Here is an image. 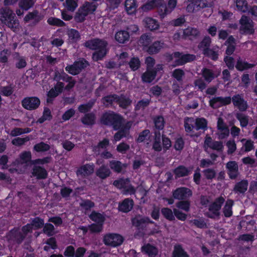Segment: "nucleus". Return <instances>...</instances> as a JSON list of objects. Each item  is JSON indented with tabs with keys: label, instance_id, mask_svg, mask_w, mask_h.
<instances>
[{
	"label": "nucleus",
	"instance_id": "nucleus-57",
	"mask_svg": "<svg viewBox=\"0 0 257 257\" xmlns=\"http://www.w3.org/2000/svg\"><path fill=\"white\" fill-rule=\"evenodd\" d=\"M87 16L81 8L76 13L74 19L77 23H82L85 20V17Z\"/></svg>",
	"mask_w": 257,
	"mask_h": 257
},
{
	"label": "nucleus",
	"instance_id": "nucleus-59",
	"mask_svg": "<svg viewBox=\"0 0 257 257\" xmlns=\"http://www.w3.org/2000/svg\"><path fill=\"white\" fill-rule=\"evenodd\" d=\"M52 117V116L50 109L46 107L44 108L43 115L38 119L37 122L42 123L46 120H50Z\"/></svg>",
	"mask_w": 257,
	"mask_h": 257
},
{
	"label": "nucleus",
	"instance_id": "nucleus-12",
	"mask_svg": "<svg viewBox=\"0 0 257 257\" xmlns=\"http://www.w3.org/2000/svg\"><path fill=\"white\" fill-rule=\"evenodd\" d=\"M241 29L248 34H253L254 32L253 22L252 20L245 15H243L239 20Z\"/></svg>",
	"mask_w": 257,
	"mask_h": 257
},
{
	"label": "nucleus",
	"instance_id": "nucleus-20",
	"mask_svg": "<svg viewBox=\"0 0 257 257\" xmlns=\"http://www.w3.org/2000/svg\"><path fill=\"white\" fill-rule=\"evenodd\" d=\"M192 168H187L184 166H179L174 171L175 178H180L187 176L192 173Z\"/></svg>",
	"mask_w": 257,
	"mask_h": 257
},
{
	"label": "nucleus",
	"instance_id": "nucleus-52",
	"mask_svg": "<svg viewBox=\"0 0 257 257\" xmlns=\"http://www.w3.org/2000/svg\"><path fill=\"white\" fill-rule=\"evenodd\" d=\"M185 72L181 69H176L173 72L172 76L173 78L176 79L178 82H182L185 77Z\"/></svg>",
	"mask_w": 257,
	"mask_h": 257
},
{
	"label": "nucleus",
	"instance_id": "nucleus-43",
	"mask_svg": "<svg viewBox=\"0 0 257 257\" xmlns=\"http://www.w3.org/2000/svg\"><path fill=\"white\" fill-rule=\"evenodd\" d=\"M127 64L131 70L135 71L138 70L141 66V62L138 57H133L128 61Z\"/></svg>",
	"mask_w": 257,
	"mask_h": 257
},
{
	"label": "nucleus",
	"instance_id": "nucleus-60",
	"mask_svg": "<svg viewBox=\"0 0 257 257\" xmlns=\"http://www.w3.org/2000/svg\"><path fill=\"white\" fill-rule=\"evenodd\" d=\"M154 122L156 128L160 130H163L164 127L165 121L162 116H157L154 118Z\"/></svg>",
	"mask_w": 257,
	"mask_h": 257
},
{
	"label": "nucleus",
	"instance_id": "nucleus-32",
	"mask_svg": "<svg viewBox=\"0 0 257 257\" xmlns=\"http://www.w3.org/2000/svg\"><path fill=\"white\" fill-rule=\"evenodd\" d=\"M68 36V40L71 43H75L78 42L81 38L79 32L74 29H69L67 31Z\"/></svg>",
	"mask_w": 257,
	"mask_h": 257
},
{
	"label": "nucleus",
	"instance_id": "nucleus-21",
	"mask_svg": "<svg viewBox=\"0 0 257 257\" xmlns=\"http://www.w3.org/2000/svg\"><path fill=\"white\" fill-rule=\"evenodd\" d=\"M161 135L159 131H155L153 149L156 152H160L162 150Z\"/></svg>",
	"mask_w": 257,
	"mask_h": 257
},
{
	"label": "nucleus",
	"instance_id": "nucleus-28",
	"mask_svg": "<svg viewBox=\"0 0 257 257\" xmlns=\"http://www.w3.org/2000/svg\"><path fill=\"white\" fill-rule=\"evenodd\" d=\"M127 166L126 164H122L119 161L112 160L109 162L110 168L117 173H121Z\"/></svg>",
	"mask_w": 257,
	"mask_h": 257
},
{
	"label": "nucleus",
	"instance_id": "nucleus-53",
	"mask_svg": "<svg viewBox=\"0 0 257 257\" xmlns=\"http://www.w3.org/2000/svg\"><path fill=\"white\" fill-rule=\"evenodd\" d=\"M95 100L91 99L86 104H81L78 107V110L81 113H85L89 111L93 107Z\"/></svg>",
	"mask_w": 257,
	"mask_h": 257
},
{
	"label": "nucleus",
	"instance_id": "nucleus-29",
	"mask_svg": "<svg viewBox=\"0 0 257 257\" xmlns=\"http://www.w3.org/2000/svg\"><path fill=\"white\" fill-rule=\"evenodd\" d=\"M132 100L123 94L117 95L116 103L123 109H126L132 104Z\"/></svg>",
	"mask_w": 257,
	"mask_h": 257
},
{
	"label": "nucleus",
	"instance_id": "nucleus-63",
	"mask_svg": "<svg viewBox=\"0 0 257 257\" xmlns=\"http://www.w3.org/2000/svg\"><path fill=\"white\" fill-rule=\"evenodd\" d=\"M152 41L151 36L147 34L142 35L139 39L140 44L144 46H148Z\"/></svg>",
	"mask_w": 257,
	"mask_h": 257
},
{
	"label": "nucleus",
	"instance_id": "nucleus-44",
	"mask_svg": "<svg viewBox=\"0 0 257 257\" xmlns=\"http://www.w3.org/2000/svg\"><path fill=\"white\" fill-rule=\"evenodd\" d=\"M81 120L84 124L92 125L95 123V115L93 113H87L81 118Z\"/></svg>",
	"mask_w": 257,
	"mask_h": 257
},
{
	"label": "nucleus",
	"instance_id": "nucleus-41",
	"mask_svg": "<svg viewBox=\"0 0 257 257\" xmlns=\"http://www.w3.org/2000/svg\"><path fill=\"white\" fill-rule=\"evenodd\" d=\"M98 4H94L89 2H86L80 8L88 15L93 13L96 9Z\"/></svg>",
	"mask_w": 257,
	"mask_h": 257
},
{
	"label": "nucleus",
	"instance_id": "nucleus-6",
	"mask_svg": "<svg viewBox=\"0 0 257 257\" xmlns=\"http://www.w3.org/2000/svg\"><path fill=\"white\" fill-rule=\"evenodd\" d=\"M122 236L117 233H107L103 236V242L107 246L115 247L120 245L123 242Z\"/></svg>",
	"mask_w": 257,
	"mask_h": 257
},
{
	"label": "nucleus",
	"instance_id": "nucleus-50",
	"mask_svg": "<svg viewBox=\"0 0 257 257\" xmlns=\"http://www.w3.org/2000/svg\"><path fill=\"white\" fill-rule=\"evenodd\" d=\"M89 216L92 221L96 222L97 223L103 224L105 220V218L103 214L96 212L94 211H92Z\"/></svg>",
	"mask_w": 257,
	"mask_h": 257
},
{
	"label": "nucleus",
	"instance_id": "nucleus-58",
	"mask_svg": "<svg viewBox=\"0 0 257 257\" xmlns=\"http://www.w3.org/2000/svg\"><path fill=\"white\" fill-rule=\"evenodd\" d=\"M80 206L85 211L90 210L94 206V203L90 200L83 199L80 203Z\"/></svg>",
	"mask_w": 257,
	"mask_h": 257
},
{
	"label": "nucleus",
	"instance_id": "nucleus-1",
	"mask_svg": "<svg viewBox=\"0 0 257 257\" xmlns=\"http://www.w3.org/2000/svg\"><path fill=\"white\" fill-rule=\"evenodd\" d=\"M83 45L91 50H95L92 54V59L95 61L101 60L106 55L108 43L104 39L94 38L84 43Z\"/></svg>",
	"mask_w": 257,
	"mask_h": 257
},
{
	"label": "nucleus",
	"instance_id": "nucleus-47",
	"mask_svg": "<svg viewBox=\"0 0 257 257\" xmlns=\"http://www.w3.org/2000/svg\"><path fill=\"white\" fill-rule=\"evenodd\" d=\"M237 10L242 13H246L249 10L248 5L246 0H235Z\"/></svg>",
	"mask_w": 257,
	"mask_h": 257
},
{
	"label": "nucleus",
	"instance_id": "nucleus-27",
	"mask_svg": "<svg viewBox=\"0 0 257 257\" xmlns=\"http://www.w3.org/2000/svg\"><path fill=\"white\" fill-rule=\"evenodd\" d=\"M156 71L155 70L146 69L141 76L142 80L144 83H151L156 78Z\"/></svg>",
	"mask_w": 257,
	"mask_h": 257
},
{
	"label": "nucleus",
	"instance_id": "nucleus-14",
	"mask_svg": "<svg viewBox=\"0 0 257 257\" xmlns=\"http://www.w3.org/2000/svg\"><path fill=\"white\" fill-rule=\"evenodd\" d=\"M231 98L230 96L227 97H215L209 101L210 105L213 108H217L221 106L226 105L230 104Z\"/></svg>",
	"mask_w": 257,
	"mask_h": 257
},
{
	"label": "nucleus",
	"instance_id": "nucleus-46",
	"mask_svg": "<svg viewBox=\"0 0 257 257\" xmlns=\"http://www.w3.org/2000/svg\"><path fill=\"white\" fill-rule=\"evenodd\" d=\"M195 119L192 117H187L185 118L184 127L185 131L187 133H191L193 129L195 127Z\"/></svg>",
	"mask_w": 257,
	"mask_h": 257
},
{
	"label": "nucleus",
	"instance_id": "nucleus-2",
	"mask_svg": "<svg viewBox=\"0 0 257 257\" xmlns=\"http://www.w3.org/2000/svg\"><path fill=\"white\" fill-rule=\"evenodd\" d=\"M0 21L14 32L19 30V21L10 8L3 7L0 9Z\"/></svg>",
	"mask_w": 257,
	"mask_h": 257
},
{
	"label": "nucleus",
	"instance_id": "nucleus-30",
	"mask_svg": "<svg viewBox=\"0 0 257 257\" xmlns=\"http://www.w3.org/2000/svg\"><path fill=\"white\" fill-rule=\"evenodd\" d=\"M32 174L37 177L38 179H44L47 178L48 174L46 170L38 166H35L33 169Z\"/></svg>",
	"mask_w": 257,
	"mask_h": 257
},
{
	"label": "nucleus",
	"instance_id": "nucleus-13",
	"mask_svg": "<svg viewBox=\"0 0 257 257\" xmlns=\"http://www.w3.org/2000/svg\"><path fill=\"white\" fill-rule=\"evenodd\" d=\"M192 195L191 190L186 187H180L176 189L173 192L174 198L179 200H186Z\"/></svg>",
	"mask_w": 257,
	"mask_h": 257
},
{
	"label": "nucleus",
	"instance_id": "nucleus-16",
	"mask_svg": "<svg viewBox=\"0 0 257 257\" xmlns=\"http://www.w3.org/2000/svg\"><path fill=\"white\" fill-rule=\"evenodd\" d=\"M217 127L219 131L218 138L223 139L227 138L229 134V130L222 117H218L217 123Z\"/></svg>",
	"mask_w": 257,
	"mask_h": 257
},
{
	"label": "nucleus",
	"instance_id": "nucleus-18",
	"mask_svg": "<svg viewBox=\"0 0 257 257\" xmlns=\"http://www.w3.org/2000/svg\"><path fill=\"white\" fill-rule=\"evenodd\" d=\"M226 168L229 178L235 179L238 175V165L235 161H229L226 164Z\"/></svg>",
	"mask_w": 257,
	"mask_h": 257
},
{
	"label": "nucleus",
	"instance_id": "nucleus-33",
	"mask_svg": "<svg viewBox=\"0 0 257 257\" xmlns=\"http://www.w3.org/2000/svg\"><path fill=\"white\" fill-rule=\"evenodd\" d=\"M117 95L115 94H110L103 97L101 99V102L106 107L112 106L114 102H116Z\"/></svg>",
	"mask_w": 257,
	"mask_h": 257
},
{
	"label": "nucleus",
	"instance_id": "nucleus-25",
	"mask_svg": "<svg viewBox=\"0 0 257 257\" xmlns=\"http://www.w3.org/2000/svg\"><path fill=\"white\" fill-rule=\"evenodd\" d=\"M110 170L105 165H102L95 172L96 175L101 179H105L111 174Z\"/></svg>",
	"mask_w": 257,
	"mask_h": 257
},
{
	"label": "nucleus",
	"instance_id": "nucleus-3",
	"mask_svg": "<svg viewBox=\"0 0 257 257\" xmlns=\"http://www.w3.org/2000/svg\"><path fill=\"white\" fill-rule=\"evenodd\" d=\"M100 123L103 125L111 126L114 130H119L124 123L123 117L119 114L113 111H107L104 112L100 118Z\"/></svg>",
	"mask_w": 257,
	"mask_h": 257
},
{
	"label": "nucleus",
	"instance_id": "nucleus-11",
	"mask_svg": "<svg viewBox=\"0 0 257 257\" xmlns=\"http://www.w3.org/2000/svg\"><path fill=\"white\" fill-rule=\"evenodd\" d=\"M7 238L11 243L20 244L25 239V235L18 229H13L8 233Z\"/></svg>",
	"mask_w": 257,
	"mask_h": 257
},
{
	"label": "nucleus",
	"instance_id": "nucleus-7",
	"mask_svg": "<svg viewBox=\"0 0 257 257\" xmlns=\"http://www.w3.org/2000/svg\"><path fill=\"white\" fill-rule=\"evenodd\" d=\"M231 98L234 107L237 108L240 111H245L248 108V103L244 99L243 94H236Z\"/></svg>",
	"mask_w": 257,
	"mask_h": 257
},
{
	"label": "nucleus",
	"instance_id": "nucleus-10",
	"mask_svg": "<svg viewBox=\"0 0 257 257\" xmlns=\"http://www.w3.org/2000/svg\"><path fill=\"white\" fill-rule=\"evenodd\" d=\"M132 122L127 121L122 124V126L118 130V131L114 134L113 136V142H116L120 141L123 138L126 137L130 134V130L132 126Z\"/></svg>",
	"mask_w": 257,
	"mask_h": 257
},
{
	"label": "nucleus",
	"instance_id": "nucleus-45",
	"mask_svg": "<svg viewBox=\"0 0 257 257\" xmlns=\"http://www.w3.org/2000/svg\"><path fill=\"white\" fill-rule=\"evenodd\" d=\"M195 128L196 130H206L207 128V121L204 118H197L195 119Z\"/></svg>",
	"mask_w": 257,
	"mask_h": 257
},
{
	"label": "nucleus",
	"instance_id": "nucleus-22",
	"mask_svg": "<svg viewBox=\"0 0 257 257\" xmlns=\"http://www.w3.org/2000/svg\"><path fill=\"white\" fill-rule=\"evenodd\" d=\"M13 59L15 62V66L17 68L21 69L25 68L27 65L26 58L21 56L18 52L13 54Z\"/></svg>",
	"mask_w": 257,
	"mask_h": 257
},
{
	"label": "nucleus",
	"instance_id": "nucleus-49",
	"mask_svg": "<svg viewBox=\"0 0 257 257\" xmlns=\"http://www.w3.org/2000/svg\"><path fill=\"white\" fill-rule=\"evenodd\" d=\"M203 53L205 56L210 58L213 60H216L218 59V51H216L215 48H205L203 50Z\"/></svg>",
	"mask_w": 257,
	"mask_h": 257
},
{
	"label": "nucleus",
	"instance_id": "nucleus-37",
	"mask_svg": "<svg viewBox=\"0 0 257 257\" xmlns=\"http://www.w3.org/2000/svg\"><path fill=\"white\" fill-rule=\"evenodd\" d=\"M130 38V34L125 31H120L115 35V39L119 43L124 44L128 41Z\"/></svg>",
	"mask_w": 257,
	"mask_h": 257
},
{
	"label": "nucleus",
	"instance_id": "nucleus-64",
	"mask_svg": "<svg viewBox=\"0 0 257 257\" xmlns=\"http://www.w3.org/2000/svg\"><path fill=\"white\" fill-rule=\"evenodd\" d=\"M176 206L179 209L188 212L190 210V202L188 200H181L178 202Z\"/></svg>",
	"mask_w": 257,
	"mask_h": 257
},
{
	"label": "nucleus",
	"instance_id": "nucleus-35",
	"mask_svg": "<svg viewBox=\"0 0 257 257\" xmlns=\"http://www.w3.org/2000/svg\"><path fill=\"white\" fill-rule=\"evenodd\" d=\"M247 181L245 180H242L235 185L233 188V191L236 193L243 194L247 190Z\"/></svg>",
	"mask_w": 257,
	"mask_h": 257
},
{
	"label": "nucleus",
	"instance_id": "nucleus-54",
	"mask_svg": "<svg viewBox=\"0 0 257 257\" xmlns=\"http://www.w3.org/2000/svg\"><path fill=\"white\" fill-rule=\"evenodd\" d=\"M77 2L78 0H66L63 5L67 11L73 12L78 7Z\"/></svg>",
	"mask_w": 257,
	"mask_h": 257
},
{
	"label": "nucleus",
	"instance_id": "nucleus-48",
	"mask_svg": "<svg viewBox=\"0 0 257 257\" xmlns=\"http://www.w3.org/2000/svg\"><path fill=\"white\" fill-rule=\"evenodd\" d=\"M109 140L107 139H104L97 146L93 147V151L96 155H99L100 154V149H105L109 145Z\"/></svg>",
	"mask_w": 257,
	"mask_h": 257
},
{
	"label": "nucleus",
	"instance_id": "nucleus-55",
	"mask_svg": "<svg viewBox=\"0 0 257 257\" xmlns=\"http://www.w3.org/2000/svg\"><path fill=\"white\" fill-rule=\"evenodd\" d=\"M236 118L239 121L240 126L242 127H246L248 123V117L241 113H237L235 114Z\"/></svg>",
	"mask_w": 257,
	"mask_h": 257
},
{
	"label": "nucleus",
	"instance_id": "nucleus-40",
	"mask_svg": "<svg viewBox=\"0 0 257 257\" xmlns=\"http://www.w3.org/2000/svg\"><path fill=\"white\" fill-rule=\"evenodd\" d=\"M172 257H189V255L183 249L181 245L176 244L174 247Z\"/></svg>",
	"mask_w": 257,
	"mask_h": 257
},
{
	"label": "nucleus",
	"instance_id": "nucleus-42",
	"mask_svg": "<svg viewBox=\"0 0 257 257\" xmlns=\"http://www.w3.org/2000/svg\"><path fill=\"white\" fill-rule=\"evenodd\" d=\"M124 6L128 14H133L136 11L137 4L136 0H125Z\"/></svg>",
	"mask_w": 257,
	"mask_h": 257
},
{
	"label": "nucleus",
	"instance_id": "nucleus-5",
	"mask_svg": "<svg viewBox=\"0 0 257 257\" xmlns=\"http://www.w3.org/2000/svg\"><path fill=\"white\" fill-rule=\"evenodd\" d=\"M89 65V64L87 61L84 58H80L78 61H75L73 64L67 66L65 70L69 74L76 75Z\"/></svg>",
	"mask_w": 257,
	"mask_h": 257
},
{
	"label": "nucleus",
	"instance_id": "nucleus-4",
	"mask_svg": "<svg viewBox=\"0 0 257 257\" xmlns=\"http://www.w3.org/2000/svg\"><path fill=\"white\" fill-rule=\"evenodd\" d=\"M225 201V199L222 196H219L208 206V212H206L205 215L212 219L219 218L220 213V210L222 204Z\"/></svg>",
	"mask_w": 257,
	"mask_h": 257
},
{
	"label": "nucleus",
	"instance_id": "nucleus-8",
	"mask_svg": "<svg viewBox=\"0 0 257 257\" xmlns=\"http://www.w3.org/2000/svg\"><path fill=\"white\" fill-rule=\"evenodd\" d=\"M173 56L176 59V63L178 65H182L186 63L195 60L196 58L195 55L190 54H183L179 52H175L170 55V59H173Z\"/></svg>",
	"mask_w": 257,
	"mask_h": 257
},
{
	"label": "nucleus",
	"instance_id": "nucleus-17",
	"mask_svg": "<svg viewBox=\"0 0 257 257\" xmlns=\"http://www.w3.org/2000/svg\"><path fill=\"white\" fill-rule=\"evenodd\" d=\"M44 18L37 10H34L32 12L28 13L24 19L25 23L32 21V24L34 26L38 24Z\"/></svg>",
	"mask_w": 257,
	"mask_h": 257
},
{
	"label": "nucleus",
	"instance_id": "nucleus-36",
	"mask_svg": "<svg viewBox=\"0 0 257 257\" xmlns=\"http://www.w3.org/2000/svg\"><path fill=\"white\" fill-rule=\"evenodd\" d=\"M164 43L161 41H155L151 45L148 47L147 52L150 54L158 53L164 46Z\"/></svg>",
	"mask_w": 257,
	"mask_h": 257
},
{
	"label": "nucleus",
	"instance_id": "nucleus-15",
	"mask_svg": "<svg viewBox=\"0 0 257 257\" xmlns=\"http://www.w3.org/2000/svg\"><path fill=\"white\" fill-rule=\"evenodd\" d=\"M132 221L133 225L138 229H143L148 224L154 223L149 217L143 216L140 214L136 215L132 219Z\"/></svg>",
	"mask_w": 257,
	"mask_h": 257
},
{
	"label": "nucleus",
	"instance_id": "nucleus-51",
	"mask_svg": "<svg viewBox=\"0 0 257 257\" xmlns=\"http://www.w3.org/2000/svg\"><path fill=\"white\" fill-rule=\"evenodd\" d=\"M34 4V0H20L19 3V6L22 10L28 11L33 7Z\"/></svg>",
	"mask_w": 257,
	"mask_h": 257
},
{
	"label": "nucleus",
	"instance_id": "nucleus-31",
	"mask_svg": "<svg viewBox=\"0 0 257 257\" xmlns=\"http://www.w3.org/2000/svg\"><path fill=\"white\" fill-rule=\"evenodd\" d=\"M202 75L204 80L208 83L211 82L215 78L217 77L211 69L204 68L202 71Z\"/></svg>",
	"mask_w": 257,
	"mask_h": 257
},
{
	"label": "nucleus",
	"instance_id": "nucleus-23",
	"mask_svg": "<svg viewBox=\"0 0 257 257\" xmlns=\"http://www.w3.org/2000/svg\"><path fill=\"white\" fill-rule=\"evenodd\" d=\"M199 35L200 32L198 29L188 27L184 30L182 37L184 39L189 38V39H193L199 37Z\"/></svg>",
	"mask_w": 257,
	"mask_h": 257
},
{
	"label": "nucleus",
	"instance_id": "nucleus-26",
	"mask_svg": "<svg viewBox=\"0 0 257 257\" xmlns=\"http://www.w3.org/2000/svg\"><path fill=\"white\" fill-rule=\"evenodd\" d=\"M94 166L93 165L86 164L81 166L77 171V175L81 176H88L94 172Z\"/></svg>",
	"mask_w": 257,
	"mask_h": 257
},
{
	"label": "nucleus",
	"instance_id": "nucleus-39",
	"mask_svg": "<svg viewBox=\"0 0 257 257\" xmlns=\"http://www.w3.org/2000/svg\"><path fill=\"white\" fill-rule=\"evenodd\" d=\"M142 250L150 257H154L158 254V249L154 246L147 244L142 247Z\"/></svg>",
	"mask_w": 257,
	"mask_h": 257
},
{
	"label": "nucleus",
	"instance_id": "nucleus-62",
	"mask_svg": "<svg viewBox=\"0 0 257 257\" xmlns=\"http://www.w3.org/2000/svg\"><path fill=\"white\" fill-rule=\"evenodd\" d=\"M124 0H106L107 8L110 10H114L119 7Z\"/></svg>",
	"mask_w": 257,
	"mask_h": 257
},
{
	"label": "nucleus",
	"instance_id": "nucleus-9",
	"mask_svg": "<svg viewBox=\"0 0 257 257\" xmlns=\"http://www.w3.org/2000/svg\"><path fill=\"white\" fill-rule=\"evenodd\" d=\"M41 103L40 99L36 96L27 97L22 100V105L26 109L33 110L37 109Z\"/></svg>",
	"mask_w": 257,
	"mask_h": 257
},
{
	"label": "nucleus",
	"instance_id": "nucleus-61",
	"mask_svg": "<svg viewBox=\"0 0 257 257\" xmlns=\"http://www.w3.org/2000/svg\"><path fill=\"white\" fill-rule=\"evenodd\" d=\"M150 102V99H143L137 102L135 106V110L144 109L149 105Z\"/></svg>",
	"mask_w": 257,
	"mask_h": 257
},
{
	"label": "nucleus",
	"instance_id": "nucleus-19",
	"mask_svg": "<svg viewBox=\"0 0 257 257\" xmlns=\"http://www.w3.org/2000/svg\"><path fill=\"white\" fill-rule=\"evenodd\" d=\"M177 5V0H169L167 6L165 4V6L162 7L160 10V17L164 18L166 15L170 14L175 8Z\"/></svg>",
	"mask_w": 257,
	"mask_h": 257
},
{
	"label": "nucleus",
	"instance_id": "nucleus-56",
	"mask_svg": "<svg viewBox=\"0 0 257 257\" xmlns=\"http://www.w3.org/2000/svg\"><path fill=\"white\" fill-rule=\"evenodd\" d=\"M47 23L51 26L64 27L66 24L61 20L55 17H50L47 20Z\"/></svg>",
	"mask_w": 257,
	"mask_h": 257
},
{
	"label": "nucleus",
	"instance_id": "nucleus-34",
	"mask_svg": "<svg viewBox=\"0 0 257 257\" xmlns=\"http://www.w3.org/2000/svg\"><path fill=\"white\" fill-rule=\"evenodd\" d=\"M143 23L145 27L151 31L157 30L159 27L157 21L151 18H146L143 20Z\"/></svg>",
	"mask_w": 257,
	"mask_h": 257
},
{
	"label": "nucleus",
	"instance_id": "nucleus-38",
	"mask_svg": "<svg viewBox=\"0 0 257 257\" xmlns=\"http://www.w3.org/2000/svg\"><path fill=\"white\" fill-rule=\"evenodd\" d=\"M233 205V201L228 199L223 207L222 212L225 217H230L232 215V207Z\"/></svg>",
	"mask_w": 257,
	"mask_h": 257
},
{
	"label": "nucleus",
	"instance_id": "nucleus-24",
	"mask_svg": "<svg viewBox=\"0 0 257 257\" xmlns=\"http://www.w3.org/2000/svg\"><path fill=\"white\" fill-rule=\"evenodd\" d=\"M134 206V201L132 199L126 198L119 203L118 209L123 212H128L132 210Z\"/></svg>",
	"mask_w": 257,
	"mask_h": 257
}]
</instances>
